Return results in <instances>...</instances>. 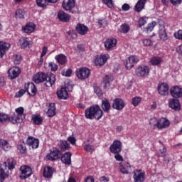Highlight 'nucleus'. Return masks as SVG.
Listing matches in <instances>:
<instances>
[{
	"instance_id": "f257e3e1",
	"label": "nucleus",
	"mask_w": 182,
	"mask_h": 182,
	"mask_svg": "<svg viewBox=\"0 0 182 182\" xmlns=\"http://www.w3.org/2000/svg\"><path fill=\"white\" fill-rule=\"evenodd\" d=\"M15 160L12 158L9 159L7 161L4 162L1 165L0 168V182H4L6 178H8L9 175L6 173V170H14L15 168Z\"/></svg>"
},
{
	"instance_id": "f03ea898",
	"label": "nucleus",
	"mask_w": 182,
	"mask_h": 182,
	"mask_svg": "<svg viewBox=\"0 0 182 182\" xmlns=\"http://www.w3.org/2000/svg\"><path fill=\"white\" fill-rule=\"evenodd\" d=\"M85 117L90 120H93V119L100 120V119H102L103 116V111L100 109L99 105H95L87 108L85 112Z\"/></svg>"
},
{
	"instance_id": "7ed1b4c3",
	"label": "nucleus",
	"mask_w": 182,
	"mask_h": 182,
	"mask_svg": "<svg viewBox=\"0 0 182 182\" xmlns=\"http://www.w3.org/2000/svg\"><path fill=\"white\" fill-rule=\"evenodd\" d=\"M25 90H20L16 94V97H22L23 95H25L26 92H28V95H31V92L35 95H36L38 90L36 89V86H35V84L33 82H28L25 85ZM30 91V92H29Z\"/></svg>"
},
{
	"instance_id": "20e7f679",
	"label": "nucleus",
	"mask_w": 182,
	"mask_h": 182,
	"mask_svg": "<svg viewBox=\"0 0 182 182\" xmlns=\"http://www.w3.org/2000/svg\"><path fill=\"white\" fill-rule=\"evenodd\" d=\"M23 107H19L16 109V113L14 116L10 117V122L13 123V124H16V123H19L21 120H23Z\"/></svg>"
},
{
	"instance_id": "39448f33",
	"label": "nucleus",
	"mask_w": 182,
	"mask_h": 182,
	"mask_svg": "<svg viewBox=\"0 0 182 182\" xmlns=\"http://www.w3.org/2000/svg\"><path fill=\"white\" fill-rule=\"evenodd\" d=\"M76 76L80 80H86L90 76V70L87 68H80L75 71Z\"/></svg>"
},
{
	"instance_id": "423d86ee",
	"label": "nucleus",
	"mask_w": 182,
	"mask_h": 182,
	"mask_svg": "<svg viewBox=\"0 0 182 182\" xmlns=\"http://www.w3.org/2000/svg\"><path fill=\"white\" fill-rule=\"evenodd\" d=\"M135 75L138 77H147L150 75V67L140 65L135 70Z\"/></svg>"
},
{
	"instance_id": "0eeeda50",
	"label": "nucleus",
	"mask_w": 182,
	"mask_h": 182,
	"mask_svg": "<svg viewBox=\"0 0 182 182\" xmlns=\"http://www.w3.org/2000/svg\"><path fill=\"white\" fill-rule=\"evenodd\" d=\"M139 60H140V59L139 58V56L130 55L128 58V59H127L124 62L126 69H127L128 70L132 69V68L134 67V65H136V63H139Z\"/></svg>"
},
{
	"instance_id": "6e6552de",
	"label": "nucleus",
	"mask_w": 182,
	"mask_h": 182,
	"mask_svg": "<svg viewBox=\"0 0 182 182\" xmlns=\"http://www.w3.org/2000/svg\"><path fill=\"white\" fill-rule=\"evenodd\" d=\"M20 171V178L21 180H26V178H29V176L33 174L32 168L26 165L21 166Z\"/></svg>"
},
{
	"instance_id": "1a4fd4ad",
	"label": "nucleus",
	"mask_w": 182,
	"mask_h": 182,
	"mask_svg": "<svg viewBox=\"0 0 182 182\" xmlns=\"http://www.w3.org/2000/svg\"><path fill=\"white\" fill-rule=\"evenodd\" d=\"M59 156H60V151L58 148H53L50 150V153L47 154L46 159L50 161H55V160L59 159Z\"/></svg>"
},
{
	"instance_id": "9d476101",
	"label": "nucleus",
	"mask_w": 182,
	"mask_h": 182,
	"mask_svg": "<svg viewBox=\"0 0 182 182\" xmlns=\"http://www.w3.org/2000/svg\"><path fill=\"white\" fill-rule=\"evenodd\" d=\"M109 151L113 154H117L122 152V142L119 140L113 141L112 144L109 146Z\"/></svg>"
},
{
	"instance_id": "9b49d317",
	"label": "nucleus",
	"mask_w": 182,
	"mask_h": 182,
	"mask_svg": "<svg viewBox=\"0 0 182 182\" xmlns=\"http://www.w3.org/2000/svg\"><path fill=\"white\" fill-rule=\"evenodd\" d=\"M110 58L108 54H101L100 55H97L95 59V64L96 66H103L106 62H107V59Z\"/></svg>"
},
{
	"instance_id": "f8f14e48",
	"label": "nucleus",
	"mask_w": 182,
	"mask_h": 182,
	"mask_svg": "<svg viewBox=\"0 0 182 182\" xmlns=\"http://www.w3.org/2000/svg\"><path fill=\"white\" fill-rule=\"evenodd\" d=\"M45 82H46V86L47 87H52V86L55 85V82H56V75L52 73L46 75Z\"/></svg>"
},
{
	"instance_id": "ddd939ff",
	"label": "nucleus",
	"mask_w": 182,
	"mask_h": 182,
	"mask_svg": "<svg viewBox=\"0 0 182 182\" xmlns=\"http://www.w3.org/2000/svg\"><path fill=\"white\" fill-rule=\"evenodd\" d=\"M104 44L106 50H112L117 45V40L114 38H108L105 41Z\"/></svg>"
},
{
	"instance_id": "4468645a",
	"label": "nucleus",
	"mask_w": 182,
	"mask_h": 182,
	"mask_svg": "<svg viewBox=\"0 0 182 182\" xmlns=\"http://www.w3.org/2000/svg\"><path fill=\"white\" fill-rule=\"evenodd\" d=\"M124 106H126V104L124 103V101L121 98H117L114 100L112 107L113 109H115V110H123V109H124Z\"/></svg>"
},
{
	"instance_id": "2eb2a0df",
	"label": "nucleus",
	"mask_w": 182,
	"mask_h": 182,
	"mask_svg": "<svg viewBox=\"0 0 182 182\" xmlns=\"http://www.w3.org/2000/svg\"><path fill=\"white\" fill-rule=\"evenodd\" d=\"M26 144L33 149H38L39 147V139L33 136H28L26 140Z\"/></svg>"
},
{
	"instance_id": "dca6fc26",
	"label": "nucleus",
	"mask_w": 182,
	"mask_h": 182,
	"mask_svg": "<svg viewBox=\"0 0 182 182\" xmlns=\"http://www.w3.org/2000/svg\"><path fill=\"white\" fill-rule=\"evenodd\" d=\"M155 126H156L159 130H161V129H166L170 126V121H168L167 118H161L157 121V123L155 124Z\"/></svg>"
},
{
	"instance_id": "f3484780",
	"label": "nucleus",
	"mask_w": 182,
	"mask_h": 182,
	"mask_svg": "<svg viewBox=\"0 0 182 182\" xmlns=\"http://www.w3.org/2000/svg\"><path fill=\"white\" fill-rule=\"evenodd\" d=\"M146 173L143 170H137L134 173V180L135 182L144 181Z\"/></svg>"
},
{
	"instance_id": "a211bd4d",
	"label": "nucleus",
	"mask_w": 182,
	"mask_h": 182,
	"mask_svg": "<svg viewBox=\"0 0 182 182\" xmlns=\"http://www.w3.org/2000/svg\"><path fill=\"white\" fill-rule=\"evenodd\" d=\"M10 79H16L21 73V68L18 67H12L8 71Z\"/></svg>"
},
{
	"instance_id": "6ab92c4d",
	"label": "nucleus",
	"mask_w": 182,
	"mask_h": 182,
	"mask_svg": "<svg viewBox=\"0 0 182 182\" xmlns=\"http://www.w3.org/2000/svg\"><path fill=\"white\" fill-rule=\"evenodd\" d=\"M158 92L161 96H167V95H168V85L166 83H161L158 86Z\"/></svg>"
},
{
	"instance_id": "aec40b11",
	"label": "nucleus",
	"mask_w": 182,
	"mask_h": 182,
	"mask_svg": "<svg viewBox=\"0 0 182 182\" xmlns=\"http://www.w3.org/2000/svg\"><path fill=\"white\" fill-rule=\"evenodd\" d=\"M170 93L173 97H181L182 88L178 86L172 87L170 90Z\"/></svg>"
},
{
	"instance_id": "412c9836",
	"label": "nucleus",
	"mask_w": 182,
	"mask_h": 182,
	"mask_svg": "<svg viewBox=\"0 0 182 182\" xmlns=\"http://www.w3.org/2000/svg\"><path fill=\"white\" fill-rule=\"evenodd\" d=\"M36 26H35V23H27L25 26L22 27V31L24 33H32L33 31H35V28Z\"/></svg>"
},
{
	"instance_id": "4be33fe9",
	"label": "nucleus",
	"mask_w": 182,
	"mask_h": 182,
	"mask_svg": "<svg viewBox=\"0 0 182 182\" xmlns=\"http://www.w3.org/2000/svg\"><path fill=\"white\" fill-rule=\"evenodd\" d=\"M62 6L65 11H70L75 8V0H64Z\"/></svg>"
},
{
	"instance_id": "5701e85b",
	"label": "nucleus",
	"mask_w": 182,
	"mask_h": 182,
	"mask_svg": "<svg viewBox=\"0 0 182 182\" xmlns=\"http://www.w3.org/2000/svg\"><path fill=\"white\" fill-rule=\"evenodd\" d=\"M61 161L65 165L70 166L72 164V154L66 152L61 156Z\"/></svg>"
},
{
	"instance_id": "b1692460",
	"label": "nucleus",
	"mask_w": 182,
	"mask_h": 182,
	"mask_svg": "<svg viewBox=\"0 0 182 182\" xmlns=\"http://www.w3.org/2000/svg\"><path fill=\"white\" fill-rule=\"evenodd\" d=\"M131 168L132 166H130V164L127 162L119 164V171L122 174H129V171H130Z\"/></svg>"
},
{
	"instance_id": "393cba45",
	"label": "nucleus",
	"mask_w": 182,
	"mask_h": 182,
	"mask_svg": "<svg viewBox=\"0 0 182 182\" xmlns=\"http://www.w3.org/2000/svg\"><path fill=\"white\" fill-rule=\"evenodd\" d=\"M46 77V74L43 73H38L33 77V80L35 83H42L45 82V78Z\"/></svg>"
},
{
	"instance_id": "a878e982",
	"label": "nucleus",
	"mask_w": 182,
	"mask_h": 182,
	"mask_svg": "<svg viewBox=\"0 0 182 182\" xmlns=\"http://www.w3.org/2000/svg\"><path fill=\"white\" fill-rule=\"evenodd\" d=\"M11 48V44L4 41H0V53L1 56H4L6 53V50H9Z\"/></svg>"
},
{
	"instance_id": "bb28decb",
	"label": "nucleus",
	"mask_w": 182,
	"mask_h": 182,
	"mask_svg": "<svg viewBox=\"0 0 182 182\" xmlns=\"http://www.w3.org/2000/svg\"><path fill=\"white\" fill-rule=\"evenodd\" d=\"M18 45L21 49H25L26 48H29V45H31V41H29L28 38L22 37L19 39Z\"/></svg>"
},
{
	"instance_id": "cd10ccee",
	"label": "nucleus",
	"mask_w": 182,
	"mask_h": 182,
	"mask_svg": "<svg viewBox=\"0 0 182 182\" xmlns=\"http://www.w3.org/2000/svg\"><path fill=\"white\" fill-rule=\"evenodd\" d=\"M75 29L80 35H86L89 32V28L84 24H77Z\"/></svg>"
},
{
	"instance_id": "c85d7f7f",
	"label": "nucleus",
	"mask_w": 182,
	"mask_h": 182,
	"mask_svg": "<svg viewBox=\"0 0 182 182\" xmlns=\"http://www.w3.org/2000/svg\"><path fill=\"white\" fill-rule=\"evenodd\" d=\"M57 96L58 99H63L64 100H66V99L69 97V95L68 94V90H66V87H62L60 90H58Z\"/></svg>"
},
{
	"instance_id": "c756f323",
	"label": "nucleus",
	"mask_w": 182,
	"mask_h": 182,
	"mask_svg": "<svg viewBox=\"0 0 182 182\" xmlns=\"http://www.w3.org/2000/svg\"><path fill=\"white\" fill-rule=\"evenodd\" d=\"M58 18L60 22H69L70 21V16L63 11H58Z\"/></svg>"
},
{
	"instance_id": "7c9ffc66",
	"label": "nucleus",
	"mask_w": 182,
	"mask_h": 182,
	"mask_svg": "<svg viewBox=\"0 0 182 182\" xmlns=\"http://www.w3.org/2000/svg\"><path fill=\"white\" fill-rule=\"evenodd\" d=\"M169 107L175 110L176 112L180 110L181 107L180 106V101L178 100L173 99L169 102Z\"/></svg>"
},
{
	"instance_id": "2f4dec72",
	"label": "nucleus",
	"mask_w": 182,
	"mask_h": 182,
	"mask_svg": "<svg viewBox=\"0 0 182 182\" xmlns=\"http://www.w3.org/2000/svg\"><path fill=\"white\" fill-rule=\"evenodd\" d=\"M12 146H11V144L5 139H0V149L1 150H4V151H9Z\"/></svg>"
},
{
	"instance_id": "473e14b6",
	"label": "nucleus",
	"mask_w": 182,
	"mask_h": 182,
	"mask_svg": "<svg viewBox=\"0 0 182 182\" xmlns=\"http://www.w3.org/2000/svg\"><path fill=\"white\" fill-rule=\"evenodd\" d=\"M113 79H114L113 76L112 75H106L104 77V80L102 82L104 89H109L110 87V83L113 82Z\"/></svg>"
},
{
	"instance_id": "72a5a7b5",
	"label": "nucleus",
	"mask_w": 182,
	"mask_h": 182,
	"mask_svg": "<svg viewBox=\"0 0 182 182\" xmlns=\"http://www.w3.org/2000/svg\"><path fill=\"white\" fill-rule=\"evenodd\" d=\"M55 59L59 65H66L68 62V58L65 54H58L55 55Z\"/></svg>"
},
{
	"instance_id": "f704fd0d",
	"label": "nucleus",
	"mask_w": 182,
	"mask_h": 182,
	"mask_svg": "<svg viewBox=\"0 0 182 182\" xmlns=\"http://www.w3.org/2000/svg\"><path fill=\"white\" fill-rule=\"evenodd\" d=\"M43 176L46 178H52L53 176V168L50 166H46L43 169Z\"/></svg>"
},
{
	"instance_id": "c9c22d12",
	"label": "nucleus",
	"mask_w": 182,
	"mask_h": 182,
	"mask_svg": "<svg viewBox=\"0 0 182 182\" xmlns=\"http://www.w3.org/2000/svg\"><path fill=\"white\" fill-rule=\"evenodd\" d=\"M159 36L162 41H167V39H168V36H167V31H166V27H159Z\"/></svg>"
},
{
	"instance_id": "e433bc0d",
	"label": "nucleus",
	"mask_w": 182,
	"mask_h": 182,
	"mask_svg": "<svg viewBox=\"0 0 182 182\" xmlns=\"http://www.w3.org/2000/svg\"><path fill=\"white\" fill-rule=\"evenodd\" d=\"M101 107L102 110L105 112V113H109V112H110V107H112V106L110 105V102H109V100H102Z\"/></svg>"
},
{
	"instance_id": "4c0bfd02",
	"label": "nucleus",
	"mask_w": 182,
	"mask_h": 182,
	"mask_svg": "<svg viewBox=\"0 0 182 182\" xmlns=\"http://www.w3.org/2000/svg\"><path fill=\"white\" fill-rule=\"evenodd\" d=\"M47 114L48 117H53V116L56 114V107L55 106V103L49 104Z\"/></svg>"
},
{
	"instance_id": "58836bf2",
	"label": "nucleus",
	"mask_w": 182,
	"mask_h": 182,
	"mask_svg": "<svg viewBox=\"0 0 182 182\" xmlns=\"http://www.w3.org/2000/svg\"><path fill=\"white\" fill-rule=\"evenodd\" d=\"M163 63V58L161 57L154 56L150 60V63L152 66H159Z\"/></svg>"
},
{
	"instance_id": "ea45409f",
	"label": "nucleus",
	"mask_w": 182,
	"mask_h": 182,
	"mask_svg": "<svg viewBox=\"0 0 182 182\" xmlns=\"http://www.w3.org/2000/svg\"><path fill=\"white\" fill-rule=\"evenodd\" d=\"M147 1L139 0L135 5V11L136 12H141L144 9V5H146Z\"/></svg>"
},
{
	"instance_id": "a19ab883",
	"label": "nucleus",
	"mask_w": 182,
	"mask_h": 182,
	"mask_svg": "<svg viewBox=\"0 0 182 182\" xmlns=\"http://www.w3.org/2000/svg\"><path fill=\"white\" fill-rule=\"evenodd\" d=\"M32 122L33 124H42V122H43V119L39 114H35L32 116Z\"/></svg>"
},
{
	"instance_id": "79ce46f5",
	"label": "nucleus",
	"mask_w": 182,
	"mask_h": 182,
	"mask_svg": "<svg viewBox=\"0 0 182 182\" xmlns=\"http://www.w3.org/2000/svg\"><path fill=\"white\" fill-rule=\"evenodd\" d=\"M59 147L62 151H66V150H69V149H70V145L67 141H60Z\"/></svg>"
},
{
	"instance_id": "37998d69",
	"label": "nucleus",
	"mask_w": 182,
	"mask_h": 182,
	"mask_svg": "<svg viewBox=\"0 0 182 182\" xmlns=\"http://www.w3.org/2000/svg\"><path fill=\"white\" fill-rule=\"evenodd\" d=\"M156 25H157L156 21H152L151 23H148V26L144 28V32H146V33L152 32Z\"/></svg>"
},
{
	"instance_id": "c03bdc74",
	"label": "nucleus",
	"mask_w": 182,
	"mask_h": 182,
	"mask_svg": "<svg viewBox=\"0 0 182 182\" xmlns=\"http://www.w3.org/2000/svg\"><path fill=\"white\" fill-rule=\"evenodd\" d=\"M16 19H23L25 18V10L22 9H18L16 11Z\"/></svg>"
},
{
	"instance_id": "a18cd8bd",
	"label": "nucleus",
	"mask_w": 182,
	"mask_h": 182,
	"mask_svg": "<svg viewBox=\"0 0 182 182\" xmlns=\"http://www.w3.org/2000/svg\"><path fill=\"white\" fill-rule=\"evenodd\" d=\"M119 31L122 33H127V32L130 31V26H129V24L124 23L120 26Z\"/></svg>"
},
{
	"instance_id": "49530a36",
	"label": "nucleus",
	"mask_w": 182,
	"mask_h": 182,
	"mask_svg": "<svg viewBox=\"0 0 182 182\" xmlns=\"http://www.w3.org/2000/svg\"><path fill=\"white\" fill-rule=\"evenodd\" d=\"M149 20V18L146 16L141 17L138 20V25L139 28H141V26H144L146 23H147V21Z\"/></svg>"
},
{
	"instance_id": "de8ad7c7",
	"label": "nucleus",
	"mask_w": 182,
	"mask_h": 182,
	"mask_svg": "<svg viewBox=\"0 0 182 182\" xmlns=\"http://www.w3.org/2000/svg\"><path fill=\"white\" fill-rule=\"evenodd\" d=\"M8 120L11 121V117L8 116V114H4V113H0V123H6Z\"/></svg>"
},
{
	"instance_id": "09e8293b",
	"label": "nucleus",
	"mask_w": 182,
	"mask_h": 182,
	"mask_svg": "<svg viewBox=\"0 0 182 182\" xmlns=\"http://www.w3.org/2000/svg\"><path fill=\"white\" fill-rule=\"evenodd\" d=\"M12 60L14 63V65H19L21 62H22V57L21 55L16 54L13 56Z\"/></svg>"
},
{
	"instance_id": "8fccbe9b",
	"label": "nucleus",
	"mask_w": 182,
	"mask_h": 182,
	"mask_svg": "<svg viewBox=\"0 0 182 182\" xmlns=\"http://www.w3.org/2000/svg\"><path fill=\"white\" fill-rule=\"evenodd\" d=\"M36 4L40 8H45L48 5L47 0H36Z\"/></svg>"
},
{
	"instance_id": "3c124183",
	"label": "nucleus",
	"mask_w": 182,
	"mask_h": 182,
	"mask_svg": "<svg viewBox=\"0 0 182 182\" xmlns=\"http://www.w3.org/2000/svg\"><path fill=\"white\" fill-rule=\"evenodd\" d=\"M140 102H141V98L140 97H133L132 100V103L134 107L139 106V104L140 103Z\"/></svg>"
},
{
	"instance_id": "603ef678",
	"label": "nucleus",
	"mask_w": 182,
	"mask_h": 182,
	"mask_svg": "<svg viewBox=\"0 0 182 182\" xmlns=\"http://www.w3.org/2000/svg\"><path fill=\"white\" fill-rule=\"evenodd\" d=\"M84 149L88 153H93V151H95V146L90 144H86L84 146Z\"/></svg>"
},
{
	"instance_id": "864d4df0",
	"label": "nucleus",
	"mask_w": 182,
	"mask_h": 182,
	"mask_svg": "<svg viewBox=\"0 0 182 182\" xmlns=\"http://www.w3.org/2000/svg\"><path fill=\"white\" fill-rule=\"evenodd\" d=\"M17 149L19 150L20 153H22L23 154L26 151V146H25V144H18Z\"/></svg>"
},
{
	"instance_id": "5fc2aeb1",
	"label": "nucleus",
	"mask_w": 182,
	"mask_h": 182,
	"mask_svg": "<svg viewBox=\"0 0 182 182\" xmlns=\"http://www.w3.org/2000/svg\"><path fill=\"white\" fill-rule=\"evenodd\" d=\"M167 154V149L164 147L163 149H160L159 151V157H166Z\"/></svg>"
},
{
	"instance_id": "6e6d98bb",
	"label": "nucleus",
	"mask_w": 182,
	"mask_h": 182,
	"mask_svg": "<svg viewBox=\"0 0 182 182\" xmlns=\"http://www.w3.org/2000/svg\"><path fill=\"white\" fill-rule=\"evenodd\" d=\"M48 68H50L53 72H56V70H58V65L55 63H49Z\"/></svg>"
},
{
	"instance_id": "4d7b16f0",
	"label": "nucleus",
	"mask_w": 182,
	"mask_h": 182,
	"mask_svg": "<svg viewBox=\"0 0 182 182\" xmlns=\"http://www.w3.org/2000/svg\"><path fill=\"white\" fill-rule=\"evenodd\" d=\"M94 92L96 95H97V96H99V97H100L101 96H103V93L102 92V90L99 87H95L94 88Z\"/></svg>"
},
{
	"instance_id": "13d9d810",
	"label": "nucleus",
	"mask_w": 182,
	"mask_h": 182,
	"mask_svg": "<svg viewBox=\"0 0 182 182\" xmlns=\"http://www.w3.org/2000/svg\"><path fill=\"white\" fill-rule=\"evenodd\" d=\"M63 76H66L67 77H69L72 75V70L68 69L65 71H62Z\"/></svg>"
},
{
	"instance_id": "bf43d9fd",
	"label": "nucleus",
	"mask_w": 182,
	"mask_h": 182,
	"mask_svg": "<svg viewBox=\"0 0 182 182\" xmlns=\"http://www.w3.org/2000/svg\"><path fill=\"white\" fill-rule=\"evenodd\" d=\"M102 2H104V4L105 5H107V6H108V8H113V1L112 0H102Z\"/></svg>"
},
{
	"instance_id": "052dcab7",
	"label": "nucleus",
	"mask_w": 182,
	"mask_h": 182,
	"mask_svg": "<svg viewBox=\"0 0 182 182\" xmlns=\"http://www.w3.org/2000/svg\"><path fill=\"white\" fill-rule=\"evenodd\" d=\"M171 3L173 6H178V5H181V0H170Z\"/></svg>"
},
{
	"instance_id": "680f3d73",
	"label": "nucleus",
	"mask_w": 182,
	"mask_h": 182,
	"mask_svg": "<svg viewBox=\"0 0 182 182\" xmlns=\"http://www.w3.org/2000/svg\"><path fill=\"white\" fill-rule=\"evenodd\" d=\"M114 159L117 160V161H123V156L120 155L119 153L118 154H114Z\"/></svg>"
},
{
	"instance_id": "e2e57ef3",
	"label": "nucleus",
	"mask_w": 182,
	"mask_h": 182,
	"mask_svg": "<svg viewBox=\"0 0 182 182\" xmlns=\"http://www.w3.org/2000/svg\"><path fill=\"white\" fill-rule=\"evenodd\" d=\"M46 53H48V47L47 46H44L42 49V52L41 53V58H43V56H45V55H46Z\"/></svg>"
},
{
	"instance_id": "0e129e2a",
	"label": "nucleus",
	"mask_w": 182,
	"mask_h": 182,
	"mask_svg": "<svg viewBox=\"0 0 182 182\" xmlns=\"http://www.w3.org/2000/svg\"><path fill=\"white\" fill-rule=\"evenodd\" d=\"M68 140L69 143H70V144H73V145L76 144V139H75V137L69 136L68 138Z\"/></svg>"
},
{
	"instance_id": "69168bd1",
	"label": "nucleus",
	"mask_w": 182,
	"mask_h": 182,
	"mask_svg": "<svg viewBox=\"0 0 182 182\" xmlns=\"http://www.w3.org/2000/svg\"><path fill=\"white\" fill-rule=\"evenodd\" d=\"M143 43L144 46H150L152 43H151V40L146 38L143 41Z\"/></svg>"
},
{
	"instance_id": "338daca9",
	"label": "nucleus",
	"mask_w": 182,
	"mask_h": 182,
	"mask_svg": "<svg viewBox=\"0 0 182 182\" xmlns=\"http://www.w3.org/2000/svg\"><path fill=\"white\" fill-rule=\"evenodd\" d=\"M122 11H124L127 12V11H129L130 9V5L127 4H124L122 6Z\"/></svg>"
},
{
	"instance_id": "774afa93",
	"label": "nucleus",
	"mask_w": 182,
	"mask_h": 182,
	"mask_svg": "<svg viewBox=\"0 0 182 182\" xmlns=\"http://www.w3.org/2000/svg\"><path fill=\"white\" fill-rule=\"evenodd\" d=\"M85 182H95V178L92 176H89L85 179Z\"/></svg>"
}]
</instances>
